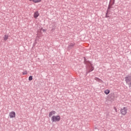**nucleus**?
I'll list each match as a JSON object with an SVG mask.
<instances>
[{"instance_id": "f8f14e48", "label": "nucleus", "mask_w": 131, "mask_h": 131, "mask_svg": "<svg viewBox=\"0 0 131 131\" xmlns=\"http://www.w3.org/2000/svg\"><path fill=\"white\" fill-rule=\"evenodd\" d=\"M26 74H27V71H24V72H23V75H26Z\"/></svg>"}, {"instance_id": "2eb2a0df", "label": "nucleus", "mask_w": 131, "mask_h": 131, "mask_svg": "<svg viewBox=\"0 0 131 131\" xmlns=\"http://www.w3.org/2000/svg\"><path fill=\"white\" fill-rule=\"evenodd\" d=\"M127 84L129 85L130 87H131V81Z\"/></svg>"}, {"instance_id": "423d86ee", "label": "nucleus", "mask_w": 131, "mask_h": 131, "mask_svg": "<svg viewBox=\"0 0 131 131\" xmlns=\"http://www.w3.org/2000/svg\"><path fill=\"white\" fill-rule=\"evenodd\" d=\"M38 16H39L38 11H36L34 13V18H35V19H37Z\"/></svg>"}, {"instance_id": "1a4fd4ad", "label": "nucleus", "mask_w": 131, "mask_h": 131, "mask_svg": "<svg viewBox=\"0 0 131 131\" xmlns=\"http://www.w3.org/2000/svg\"><path fill=\"white\" fill-rule=\"evenodd\" d=\"M41 0H33V3H35V4L37 3H41Z\"/></svg>"}, {"instance_id": "a211bd4d", "label": "nucleus", "mask_w": 131, "mask_h": 131, "mask_svg": "<svg viewBox=\"0 0 131 131\" xmlns=\"http://www.w3.org/2000/svg\"><path fill=\"white\" fill-rule=\"evenodd\" d=\"M108 9H110V7H108Z\"/></svg>"}, {"instance_id": "9b49d317", "label": "nucleus", "mask_w": 131, "mask_h": 131, "mask_svg": "<svg viewBox=\"0 0 131 131\" xmlns=\"http://www.w3.org/2000/svg\"><path fill=\"white\" fill-rule=\"evenodd\" d=\"M75 46V43H71L68 47V48H70L71 47H74Z\"/></svg>"}, {"instance_id": "f257e3e1", "label": "nucleus", "mask_w": 131, "mask_h": 131, "mask_svg": "<svg viewBox=\"0 0 131 131\" xmlns=\"http://www.w3.org/2000/svg\"><path fill=\"white\" fill-rule=\"evenodd\" d=\"M61 120V117L59 115L53 116L51 117V121L52 122H59Z\"/></svg>"}, {"instance_id": "ddd939ff", "label": "nucleus", "mask_w": 131, "mask_h": 131, "mask_svg": "<svg viewBox=\"0 0 131 131\" xmlns=\"http://www.w3.org/2000/svg\"><path fill=\"white\" fill-rule=\"evenodd\" d=\"M33 78H32V76H30L29 77V80L31 81L32 80Z\"/></svg>"}, {"instance_id": "0eeeda50", "label": "nucleus", "mask_w": 131, "mask_h": 131, "mask_svg": "<svg viewBox=\"0 0 131 131\" xmlns=\"http://www.w3.org/2000/svg\"><path fill=\"white\" fill-rule=\"evenodd\" d=\"M94 79L95 80H96V81H98V82H100V83L103 82V80L98 77H95Z\"/></svg>"}, {"instance_id": "39448f33", "label": "nucleus", "mask_w": 131, "mask_h": 131, "mask_svg": "<svg viewBox=\"0 0 131 131\" xmlns=\"http://www.w3.org/2000/svg\"><path fill=\"white\" fill-rule=\"evenodd\" d=\"M55 114H56V111H52L49 114V117H52V116H53V115H55Z\"/></svg>"}, {"instance_id": "dca6fc26", "label": "nucleus", "mask_w": 131, "mask_h": 131, "mask_svg": "<svg viewBox=\"0 0 131 131\" xmlns=\"http://www.w3.org/2000/svg\"><path fill=\"white\" fill-rule=\"evenodd\" d=\"M30 2H33V0H29Z\"/></svg>"}, {"instance_id": "9d476101", "label": "nucleus", "mask_w": 131, "mask_h": 131, "mask_svg": "<svg viewBox=\"0 0 131 131\" xmlns=\"http://www.w3.org/2000/svg\"><path fill=\"white\" fill-rule=\"evenodd\" d=\"M8 38H9V36H8L7 35H5L4 37V40H7Z\"/></svg>"}, {"instance_id": "20e7f679", "label": "nucleus", "mask_w": 131, "mask_h": 131, "mask_svg": "<svg viewBox=\"0 0 131 131\" xmlns=\"http://www.w3.org/2000/svg\"><path fill=\"white\" fill-rule=\"evenodd\" d=\"M125 81L126 83H128L129 82H130L131 81V77L130 76H127L125 78Z\"/></svg>"}, {"instance_id": "7ed1b4c3", "label": "nucleus", "mask_w": 131, "mask_h": 131, "mask_svg": "<svg viewBox=\"0 0 131 131\" xmlns=\"http://www.w3.org/2000/svg\"><path fill=\"white\" fill-rule=\"evenodd\" d=\"M9 117L10 118H15L16 117V113L15 112H11L9 113Z\"/></svg>"}, {"instance_id": "6ab92c4d", "label": "nucleus", "mask_w": 131, "mask_h": 131, "mask_svg": "<svg viewBox=\"0 0 131 131\" xmlns=\"http://www.w3.org/2000/svg\"><path fill=\"white\" fill-rule=\"evenodd\" d=\"M84 60H85V58H84Z\"/></svg>"}, {"instance_id": "4468645a", "label": "nucleus", "mask_w": 131, "mask_h": 131, "mask_svg": "<svg viewBox=\"0 0 131 131\" xmlns=\"http://www.w3.org/2000/svg\"><path fill=\"white\" fill-rule=\"evenodd\" d=\"M94 70V67H92L91 69L89 71V72H91V71H93Z\"/></svg>"}, {"instance_id": "f03ea898", "label": "nucleus", "mask_w": 131, "mask_h": 131, "mask_svg": "<svg viewBox=\"0 0 131 131\" xmlns=\"http://www.w3.org/2000/svg\"><path fill=\"white\" fill-rule=\"evenodd\" d=\"M121 113L122 115H125L127 113V108L126 107H123L121 110Z\"/></svg>"}, {"instance_id": "aec40b11", "label": "nucleus", "mask_w": 131, "mask_h": 131, "mask_svg": "<svg viewBox=\"0 0 131 131\" xmlns=\"http://www.w3.org/2000/svg\"><path fill=\"white\" fill-rule=\"evenodd\" d=\"M43 31H45V30H43Z\"/></svg>"}, {"instance_id": "6e6552de", "label": "nucleus", "mask_w": 131, "mask_h": 131, "mask_svg": "<svg viewBox=\"0 0 131 131\" xmlns=\"http://www.w3.org/2000/svg\"><path fill=\"white\" fill-rule=\"evenodd\" d=\"M104 94H105V95H109V94H110V90L107 89L105 91H104Z\"/></svg>"}, {"instance_id": "f3484780", "label": "nucleus", "mask_w": 131, "mask_h": 131, "mask_svg": "<svg viewBox=\"0 0 131 131\" xmlns=\"http://www.w3.org/2000/svg\"><path fill=\"white\" fill-rule=\"evenodd\" d=\"M105 17H106V18H108V16H106Z\"/></svg>"}]
</instances>
